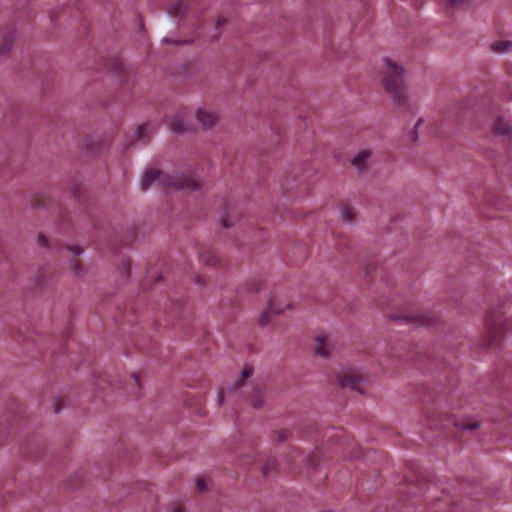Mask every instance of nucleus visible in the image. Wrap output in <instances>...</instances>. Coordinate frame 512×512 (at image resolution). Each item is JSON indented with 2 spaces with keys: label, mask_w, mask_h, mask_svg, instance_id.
I'll use <instances>...</instances> for the list:
<instances>
[{
  "label": "nucleus",
  "mask_w": 512,
  "mask_h": 512,
  "mask_svg": "<svg viewBox=\"0 0 512 512\" xmlns=\"http://www.w3.org/2000/svg\"><path fill=\"white\" fill-rule=\"evenodd\" d=\"M383 70L381 83L390 95L394 105L404 107L409 103V93L405 86V69L391 57H383Z\"/></svg>",
  "instance_id": "nucleus-1"
},
{
  "label": "nucleus",
  "mask_w": 512,
  "mask_h": 512,
  "mask_svg": "<svg viewBox=\"0 0 512 512\" xmlns=\"http://www.w3.org/2000/svg\"><path fill=\"white\" fill-rule=\"evenodd\" d=\"M153 186L192 192L200 189L201 183L197 179L182 173L168 174L154 168H149L143 173L141 188L142 190H147Z\"/></svg>",
  "instance_id": "nucleus-2"
},
{
  "label": "nucleus",
  "mask_w": 512,
  "mask_h": 512,
  "mask_svg": "<svg viewBox=\"0 0 512 512\" xmlns=\"http://www.w3.org/2000/svg\"><path fill=\"white\" fill-rule=\"evenodd\" d=\"M253 375L252 368H245L242 370L239 379L229 386V392L240 391L243 394H251L250 401L254 408H260L264 404V394L262 388L254 385L250 378Z\"/></svg>",
  "instance_id": "nucleus-3"
},
{
  "label": "nucleus",
  "mask_w": 512,
  "mask_h": 512,
  "mask_svg": "<svg viewBox=\"0 0 512 512\" xmlns=\"http://www.w3.org/2000/svg\"><path fill=\"white\" fill-rule=\"evenodd\" d=\"M337 381L342 388L364 393L365 381L354 372L342 370L337 375Z\"/></svg>",
  "instance_id": "nucleus-4"
},
{
  "label": "nucleus",
  "mask_w": 512,
  "mask_h": 512,
  "mask_svg": "<svg viewBox=\"0 0 512 512\" xmlns=\"http://www.w3.org/2000/svg\"><path fill=\"white\" fill-rule=\"evenodd\" d=\"M195 117L199 125L204 129L213 127L219 119L217 112L208 107L199 108Z\"/></svg>",
  "instance_id": "nucleus-5"
},
{
  "label": "nucleus",
  "mask_w": 512,
  "mask_h": 512,
  "mask_svg": "<svg viewBox=\"0 0 512 512\" xmlns=\"http://www.w3.org/2000/svg\"><path fill=\"white\" fill-rule=\"evenodd\" d=\"M373 152L370 147L360 148L352 159V164L359 170H365L372 162Z\"/></svg>",
  "instance_id": "nucleus-6"
},
{
  "label": "nucleus",
  "mask_w": 512,
  "mask_h": 512,
  "mask_svg": "<svg viewBox=\"0 0 512 512\" xmlns=\"http://www.w3.org/2000/svg\"><path fill=\"white\" fill-rule=\"evenodd\" d=\"M390 319L396 322L405 321L416 325H431L434 322L429 313L408 314L403 317L390 316Z\"/></svg>",
  "instance_id": "nucleus-7"
},
{
  "label": "nucleus",
  "mask_w": 512,
  "mask_h": 512,
  "mask_svg": "<svg viewBox=\"0 0 512 512\" xmlns=\"http://www.w3.org/2000/svg\"><path fill=\"white\" fill-rule=\"evenodd\" d=\"M169 127L174 133H181L189 130L190 124L185 113H177L169 119Z\"/></svg>",
  "instance_id": "nucleus-8"
},
{
  "label": "nucleus",
  "mask_w": 512,
  "mask_h": 512,
  "mask_svg": "<svg viewBox=\"0 0 512 512\" xmlns=\"http://www.w3.org/2000/svg\"><path fill=\"white\" fill-rule=\"evenodd\" d=\"M487 332L490 334V340L488 345L491 346L497 341V334L502 327V321L500 318H495L493 315L488 316L486 321Z\"/></svg>",
  "instance_id": "nucleus-9"
},
{
  "label": "nucleus",
  "mask_w": 512,
  "mask_h": 512,
  "mask_svg": "<svg viewBox=\"0 0 512 512\" xmlns=\"http://www.w3.org/2000/svg\"><path fill=\"white\" fill-rule=\"evenodd\" d=\"M494 129L497 135L503 136L506 138H511L512 135V129L511 125L506 122L503 118H498L495 121Z\"/></svg>",
  "instance_id": "nucleus-10"
},
{
  "label": "nucleus",
  "mask_w": 512,
  "mask_h": 512,
  "mask_svg": "<svg viewBox=\"0 0 512 512\" xmlns=\"http://www.w3.org/2000/svg\"><path fill=\"white\" fill-rule=\"evenodd\" d=\"M491 50L497 54H506L512 51V41L507 39L496 40L491 44Z\"/></svg>",
  "instance_id": "nucleus-11"
},
{
  "label": "nucleus",
  "mask_w": 512,
  "mask_h": 512,
  "mask_svg": "<svg viewBox=\"0 0 512 512\" xmlns=\"http://www.w3.org/2000/svg\"><path fill=\"white\" fill-rule=\"evenodd\" d=\"M188 11L187 0H178L169 9V15L174 18H181Z\"/></svg>",
  "instance_id": "nucleus-12"
},
{
  "label": "nucleus",
  "mask_w": 512,
  "mask_h": 512,
  "mask_svg": "<svg viewBox=\"0 0 512 512\" xmlns=\"http://www.w3.org/2000/svg\"><path fill=\"white\" fill-rule=\"evenodd\" d=\"M269 311L272 312V314L280 315L284 313L287 310H291L293 308V305L290 301H285L283 303H277L275 301L269 303Z\"/></svg>",
  "instance_id": "nucleus-13"
},
{
  "label": "nucleus",
  "mask_w": 512,
  "mask_h": 512,
  "mask_svg": "<svg viewBox=\"0 0 512 512\" xmlns=\"http://www.w3.org/2000/svg\"><path fill=\"white\" fill-rule=\"evenodd\" d=\"M315 354L323 357V358H329L330 357V346L326 343V340L324 337H318L317 338V344L315 347Z\"/></svg>",
  "instance_id": "nucleus-14"
},
{
  "label": "nucleus",
  "mask_w": 512,
  "mask_h": 512,
  "mask_svg": "<svg viewBox=\"0 0 512 512\" xmlns=\"http://www.w3.org/2000/svg\"><path fill=\"white\" fill-rule=\"evenodd\" d=\"M340 217L344 223L352 224L355 212L353 208L348 205H340L339 207Z\"/></svg>",
  "instance_id": "nucleus-15"
},
{
  "label": "nucleus",
  "mask_w": 512,
  "mask_h": 512,
  "mask_svg": "<svg viewBox=\"0 0 512 512\" xmlns=\"http://www.w3.org/2000/svg\"><path fill=\"white\" fill-rule=\"evenodd\" d=\"M480 425L476 419H463L455 422V426L461 430H473Z\"/></svg>",
  "instance_id": "nucleus-16"
},
{
  "label": "nucleus",
  "mask_w": 512,
  "mask_h": 512,
  "mask_svg": "<svg viewBox=\"0 0 512 512\" xmlns=\"http://www.w3.org/2000/svg\"><path fill=\"white\" fill-rule=\"evenodd\" d=\"M200 260L203 264L208 266H213L217 262L216 257L212 255L209 251H202L200 253Z\"/></svg>",
  "instance_id": "nucleus-17"
},
{
  "label": "nucleus",
  "mask_w": 512,
  "mask_h": 512,
  "mask_svg": "<svg viewBox=\"0 0 512 512\" xmlns=\"http://www.w3.org/2000/svg\"><path fill=\"white\" fill-rule=\"evenodd\" d=\"M448 5L452 8H467L471 5L472 0H447Z\"/></svg>",
  "instance_id": "nucleus-18"
},
{
  "label": "nucleus",
  "mask_w": 512,
  "mask_h": 512,
  "mask_svg": "<svg viewBox=\"0 0 512 512\" xmlns=\"http://www.w3.org/2000/svg\"><path fill=\"white\" fill-rule=\"evenodd\" d=\"M150 130L149 124H143L138 127L137 131L134 134L135 141H140L147 133V131Z\"/></svg>",
  "instance_id": "nucleus-19"
},
{
  "label": "nucleus",
  "mask_w": 512,
  "mask_h": 512,
  "mask_svg": "<svg viewBox=\"0 0 512 512\" xmlns=\"http://www.w3.org/2000/svg\"><path fill=\"white\" fill-rule=\"evenodd\" d=\"M12 48L11 40L4 41L3 44L0 45V57H6Z\"/></svg>",
  "instance_id": "nucleus-20"
},
{
  "label": "nucleus",
  "mask_w": 512,
  "mask_h": 512,
  "mask_svg": "<svg viewBox=\"0 0 512 512\" xmlns=\"http://www.w3.org/2000/svg\"><path fill=\"white\" fill-rule=\"evenodd\" d=\"M271 313H272V312H271V311H269V308H268V309H267V311H264V312L260 315L259 320H258V321H259V325H260V326H266V325H268V323L270 322V314H271Z\"/></svg>",
  "instance_id": "nucleus-21"
},
{
  "label": "nucleus",
  "mask_w": 512,
  "mask_h": 512,
  "mask_svg": "<svg viewBox=\"0 0 512 512\" xmlns=\"http://www.w3.org/2000/svg\"><path fill=\"white\" fill-rule=\"evenodd\" d=\"M70 269L75 275H80L82 273V267L77 260H72L70 262Z\"/></svg>",
  "instance_id": "nucleus-22"
},
{
  "label": "nucleus",
  "mask_w": 512,
  "mask_h": 512,
  "mask_svg": "<svg viewBox=\"0 0 512 512\" xmlns=\"http://www.w3.org/2000/svg\"><path fill=\"white\" fill-rule=\"evenodd\" d=\"M196 488L199 492H204L207 490V482L203 478H199L196 481Z\"/></svg>",
  "instance_id": "nucleus-23"
},
{
  "label": "nucleus",
  "mask_w": 512,
  "mask_h": 512,
  "mask_svg": "<svg viewBox=\"0 0 512 512\" xmlns=\"http://www.w3.org/2000/svg\"><path fill=\"white\" fill-rule=\"evenodd\" d=\"M37 243L41 247L47 248L49 246L48 239L43 234L37 236Z\"/></svg>",
  "instance_id": "nucleus-24"
},
{
  "label": "nucleus",
  "mask_w": 512,
  "mask_h": 512,
  "mask_svg": "<svg viewBox=\"0 0 512 512\" xmlns=\"http://www.w3.org/2000/svg\"><path fill=\"white\" fill-rule=\"evenodd\" d=\"M67 249L75 256L81 255L83 253V249L79 245L69 246Z\"/></svg>",
  "instance_id": "nucleus-25"
},
{
  "label": "nucleus",
  "mask_w": 512,
  "mask_h": 512,
  "mask_svg": "<svg viewBox=\"0 0 512 512\" xmlns=\"http://www.w3.org/2000/svg\"><path fill=\"white\" fill-rule=\"evenodd\" d=\"M162 43H164V44H175V45H178V44H182V43L186 44V43H188V42H187V41H177V40H174V39H172V38H170V37L166 36V37H164V38L162 39Z\"/></svg>",
  "instance_id": "nucleus-26"
},
{
  "label": "nucleus",
  "mask_w": 512,
  "mask_h": 512,
  "mask_svg": "<svg viewBox=\"0 0 512 512\" xmlns=\"http://www.w3.org/2000/svg\"><path fill=\"white\" fill-rule=\"evenodd\" d=\"M278 438L280 441H284L288 438V434L285 431L279 432Z\"/></svg>",
  "instance_id": "nucleus-27"
},
{
  "label": "nucleus",
  "mask_w": 512,
  "mask_h": 512,
  "mask_svg": "<svg viewBox=\"0 0 512 512\" xmlns=\"http://www.w3.org/2000/svg\"><path fill=\"white\" fill-rule=\"evenodd\" d=\"M225 23H226V20H225V19H221V18H219V19L217 20V26H218V27H221V26H222V25H224Z\"/></svg>",
  "instance_id": "nucleus-28"
},
{
  "label": "nucleus",
  "mask_w": 512,
  "mask_h": 512,
  "mask_svg": "<svg viewBox=\"0 0 512 512\" xmlns=\"http://www.w3.org/2000/svg\"><path fill=\"white\" fill-rule=\"evenodd\" d=\"M423 124V120L422 119H419L418 122L416 123L415 125V129H417L418 127H420L421 125Z\"/></svg>",
  "instance_id": "nucleus-29"
},
{
  "label": "nucleus",
  "mask_w": 512,
  "mask_h": 512,
  "mask_svg": "<svg viewBox=\"0 0 512 512\" xmlns=\"http://www.w3.org/2000/svg\"><path fill=\"white\" fill-rule=\"evenodd\" d=\"M224 401V396H223V393H220L219 394V403L222 404Z\"/></svg>",
  "instance_id": "nucleus-30"
},
{
  "label": "nucleus",
  "mask_w": 512,
  "mask_h": 512,
  "mask_svg": "<svg viewBox=\"0 0 512 512\" xmlns=\"http://www.w3.org/2000/svg\"><path fill=\"white\" fill-rule=\"evenodd\" d=\"M170 512H181V510H180V508L175 507V508H172Z\"/></svg>",
  "instance_id": "nucleus-31"
}]
</instances>
